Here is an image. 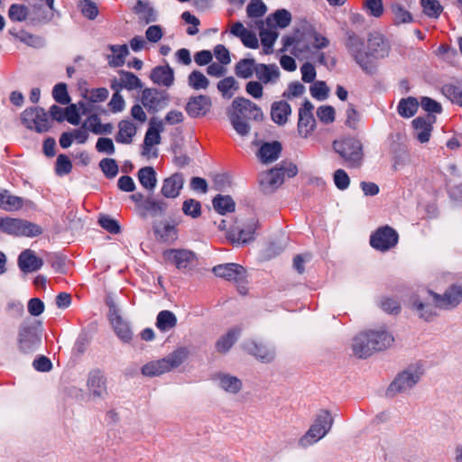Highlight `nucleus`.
<instances>
[{
    "mask_svg": "<svg viewBox=\"0 0 462 462\" xmlns=\"http://www.w3.org/2000/svg\"><path fill=\"white\" fill-rule=\"evenodd\" d=\"M346 46L356 62L367 73L374 72L376 60L387 57L390 52L389 42L379 32L370 33L366 42L356 35H349Z\"/></svg>",
    "mask_w": 462,
    "mask_h": 462,
    "instance_id": "f257e3e1",
    "label": "nucleus"
},
{
    "mask_svg": "<svg viewBox=\"0 0 462 462\" xmlns=\"http://www.w3.org/2000/svg\"><path fill=\"white\" fill-rule=\"evenodd\" d=\"M428 294V299L421 300L416 298L412 303L420 317L425 319H429L434 315L433 306L440 309H450L457 306L462 300V288L457 285L451 286L443 296L431 291H429Z\"/></svg>",
    "mask_w": 462,
    "mask_h": 462,
    "instance_id": "f03ea898",
    "label": "nucleus"
},
{
    "mask_svg": "<svg viewBox=\"0 0 462 462\" xmlns=\"http://www.w3.org/2000/svg\"><path fill=\"white\" fill-rule=\"evenodd\" d=\"M189 349L180 347L169 354L166 357L148 362L142 367L144 376L154 377L169 373L182 365L189 356Z\"/></svg>",
    "mask_w": 462,
    "mask_h": 462,
    "instance_id": "7ed1b4c3",
    "label": "nucleus"
},
{
    "mask_svg": "<svg viewBox=\"0 0 462 462\" xmlns=\"http://www.w3.org/2000/svg\"><path fill=\"white\" fill-rule=\"evenodd\" d=\"M333 424V417L328 411H319L307 432L300 439L299 445L308 448L321 439L330 430Z\"/></svg>",
    "mask_w": 462,
    "mask_h": 462,
    "instance_id": "20e7f679",
    "label": "nucleus"
},
{
    "mask_svg": "<svg viewBox=\"0 0 462 462\" xmlns=\"http://www.w3.org/2000/svg\"><path fill=\"white\" fill-rule=\"evenodd\" d=\"M258 227V220L254 214L240 216L230 227L226 237L233 243L243 245L254 239Z\"/></svg>",
    "mask_w": 462,
    "mask_h": 462,
    "instance_id": "39448f33",
    "label": "nucleus"
},
{
    "mask_svg": "<svg viewBox=\"0 0 462 462\" xmlns=\"http://www.w3.org/2000/svg\"><path fill=\"white\" fill-rule=\"evenodd\" d=\"M297 173L298 169L292 163L274 168L261 174L260 185L264 192L270 193L281 187L286 178H292Z\"/></svg>",
    "mask_w": 462,
    "mask_h": 462,
    "instance_id": "423d86ee",
    "label": "nucleus"
},
{
    "mask_svg": "<svg viewBox=\"0 0 462 462\" xmlns=\"http://www.w3.org/2000/svg\"><path fill=\"white\" fill-rule=\"evenodd\" d=\"M164 131V122L162 119L152 117L150 119L148 128L142 144V155L146 159H153L158 156L157 145L161 143V134Z\"/></svg>",
    "mask_w": 462,
    "mask_h": 462,
    "instance_id": "0eeeda50",
    "label": "nucleus"
},
{
    "mask_svg": "<svg viewBox=\"0 0 462 462\" xmlns=\"http://www.w3.org/2000/svg\"><path fill=\"white\" fill-rule=\"evenodd\" d=\"M334 150L351 166L360 165L363 159L362 143L359 140L347 137L333 143Z\"/></svg>",
    "mask_w": 462,
    "mask_h": 462,
    "instance_id": "6e6552de",
    "label": "nucleus"
},
{
    "mask_svg": "<svg viewBox=\"0 0 462 462\" xmlns=\"http://www.w3.org/2000/svg\"><path fill=\"white\" fill-rule=\"evenodd\" d=\"M307 42H309V39H307V23L303 31L296 30L291 36L283 38L284 48L298 58L305 57L312 52V47Z\"/></svg>",
    "mask_w": 462,
    "mask_h": 462,
    "instance_id": "1a4fd4ad",
    "label": "nucleus"
},
{
    "mask_svg": "<svg viewBox=\"0 0 462 462\" xmlns=\"http://www.w3.org/2000/svg\"><path fill=\"white\" fill-rule=\"evenodd\" d=\"M21 119L28 129L37 133L47 132L51 127L47 114L40 107L25 109L21 115Z\"/></svg>",
    "mask_w": 462,
    "mask_h": 462,
    "instance_id": "9d476101",
    "label": "nucleus"
},
{
    "mask_svg": "<svg viewBox=\"0 0 462 462\" xmlns=\"http://www.w3.org/2000/svg\"><path fill=\"white\" fill-rule=\"evenodd\" d=\"M421 371L418 367H410L399 374L390 384L388 392L391 394L404 393L411 389L420 379Z\"/></svg>",
    "mask_w": 462,
    "mask_h": 462,
    "instance_id": "9b49d317",
    "label": "nucleus"
},
{
    "mask_svg": "<svg viewBox=\"0 0 462 462\" xmlns=\"http://www.w3.org/2000/svg\"><path fill=\"white\" fill-rule=\"evenodd\" d=\"M313 109V105L308 100L299 109L297 128L299 135L302 138L310 137L316 128V120L312 113Z\"/></svg>",
    "mask_w": 462,
    "mask_h": 462,
    "instance_id": "f8f14e48",
    "label": "nucleus"
},
{
    "mask_svg": "<svg viewBox=\"0 0 462 462\" xmlns=\"http://www.w3.org/2000/svg\"><path fill=\"white\" fill-rule=\"evenodd\" d=\"M397 232L386 226L379 228L370 239L371 245L380 251H387L394 247L398 243Z\"/></svg>",
    "mask_w": 462,
    "mask_h": 462,
    "instance_id": "ddd939ff",
    "label": "nucleus"
},
{
    "mask_svg": "<svg viewBox=\"0 0 462 462\" xmlns=\"http://www.w3.org/2000/svg\"><path fill=\"white\" fill-rule=\"evenodd\" d=\"M228 114L236 115L240 118L253 117L258 119L263 117L261 109L254 103L245 97L235 98Z\"/></svg>",
    "mask_w": 462,
    "mask_h": 462,
    "instance_id": "4468645a",
    "label": "nucleus"
},
{
    "mask_svg": "<svg viewBox=\"0 0 462 462\" xmlns=\"http://www.w3.org/2000/svg\"><path fill=\"white\" fill-rule=\"evenodd\" d=\"M435 122L436 117L434 116H419L413 119L411 122L413 137L420 143H429Z\"/></svg>",
    "mask_w": 462,
    "mask_h": 462,
    "instance_id": "2eb2a0df",
    "label": "nucleus"
},
{
    "mask_svg": "<svg viewBox=\"0 0 462 462\" xmlns=\"http://www.w3.org/2000/svg\"><path fill=\"white\" fill-rule=\"evenodd\" d=\"M212 272L219 278L242 282L246 278L245 269L237 263H224L213 267Z\"/></svg>",
    "mask_w": 462,
    "mask_h": 462,
    "instance_id": "dca6fc26",
    "label": "nucleus"
},
{
    "mask_svg": "<svg viewBox=\"0 0 462 462\" xmlns=\"http://www.w3.org/2000/svg\"><path fill=\"white\" fill-rule=\"evenodd\" d=\"M166 263L173 264L179 270L188 269L194 260L192 252L185 249H169L162 254Z\"/></svg>",
    "mask_w": 462,
    "mask_h": 462,
    "instance_id": "f3484780",
    "label": "nucleus"
},
{
    "mask_svg": "<svg viewBox=\"0 0 462 462\" xmlns=\"http://www.w3.org/2000/svg\"><path fill=\"white\" fill-rule=\"evenodd\" d=\"M244 349L262 362H271L275 356V351L273 348L267 346L265 343L255 339L245 341L244 343Z\"/></svg>",
    "mask_w": 462,
    "mask_h": 462,
    "instance_id": "a211bd4d",
    "label": "nucleus"
},
{
    "mask_svg": "<svg viewBox=\"0 0 462 462\" xmlns=\"http://www.w3.org/2000/svg\"><path fill=\"white\" fill-rule=\"evenodd\" d=\"M167 100L166 94L155 88H146L141 96L142 105L150 112H156L163 107Z\"/></svg>",
    "mask_w": 462,
    "mask_h": 462,
    "instance_id": "6ab92c4d",
    "label": "nucleus"
},
{
    "mask_svg": "<svg viewBox=\"0 0 462 462\" xmlns=\"http://www.w3.org/2000/svg\"><path fill=\"white\" fill-rule=\"evenodd\" d=\"M41 342L40 335L32 327H23L19 332V349L27 354L34 351Z\"/></svg>",
    "mask_w": 462,
    "mask_h": 462,
    "instance_id": "aec40b11",
    "label": "nucleus"
},
{
    "mask_svg": "<svg viewBox=\"0 0 462 462\" xmlns=\"http://www.w3.org/2000/svg\"><path fill=\"white\" fill-rule=\"evenodd\" d=\"M211 98L208 96L199 95L189 97L186 111L191 117H201L206 116L211 108Z\"/></svg>",
    "mask_w": 462,
    "mask_h": 462,
    "instance_id": "412c9836",
    "label": "nucleus"
},
{
    "mask_svg": "<svg viewBox=\"0 0 462 462\" xmlns=\"http://www.w3.org/2000/svg\"><path fill=\"white\" fill-rule=\"evenodd\" d=\"M371 336L369 330L359 333L353 341V352L358 357H367L374 353V347L376 343L371 341Z\"/></svg>",
    "mask_w": 462,
    "mask_h": 462,
    "instance_id": "4be33fe9",
    "label": "nucleus"
},
{
    "mask_svg": "<svg viewBox=\"0 0 462 462\" xmlns=\"http://www.w3.org/2000/svg\"><path fill=\"white\" fill-rule=\"evenodd\" d=\"M213 380L221 390L228 394H237L243 388L242 380L230 374H215L213 375Z\"/></svg>",
    "mask_w": 462,
    "mask_h": 462,
    "instance_id": "5701e85b",
    "label": "nucleus"
},
{
    "mask_svg": "<svg viewBox=\"0 0 462 462\" xmlns=\"http://www.w3.org/2000/svg\"><path fill=\"white\" fill-rule=\"evenodd\" d=\"M109 319L116 335L124 342H129L133 337V333L129 325L121 318L115 306H111L109 311Z\"/></svg>",
    "mask_w": 462,
    "mask_h": 462,
    "instance_id": "b1692460",
    "label": "nucleus"
},
{
    "mask_svg": "<svg viewBox=\"0 0 462 462\" xmlns=\"http://www.w3.org/2000/svg\"><path fill=\"white\" fill-rule=\"evenodd\" d=\"M184 185V177L180 173H174L166 178L162 186V194L168 199H175L180 195Z\"/></svg>",
    "mask_w": 462,
    "mask_h": 462,
    "instance_id": "393cba45",
    "label": "nucleus"
},
{
    "mask_svg": "<svg viewBox=\"0 0 462 462\" xmlns=\"http://www.w3.org/2000/svg\"><path fill=\"white\" fill-rule=\"evenodd\" d=\"M230 32L239 38L245 47L250 49H257L259 47V42L255 33L246 29L242 23H234L231 25Z\"/></svg>",
    "mask_w": 462,
    "mask_h": 462,
    "instance_id": "a878e982",
    "label": "nucleus"
},
{
    "mask_svg": "<svg viewBox=\"0 0 462 462\" xmlns=\"http://www.w3.org/2000/svg\"><path fill=\"white\" fill-rule=\"evenodd\" d=\"M137 134V127L134 123L125 119L118 123V131L116 134V141L119 143L130 144Z\"/></svg>",
    "mask_w": 462,
    "mask_h": 462,
    "instance_id": "bb28decb",
    "label": "nucleus"
},
{
    "mask_svg": "<svg viewBox=\"0 0 462 462\" xmlns=\"http://www.w3.org/2000/svg\"><path fill=\"white\" fill-rule=\"evenodd\" d=\"M255 75L258 81L263 84L274 83L280 77V70L276 65L257 64Z\"/></svg>",
    "mask_w": 462,
    "mask_h": 462,
    "instance_id": "cd10ccee",
    "label": "nucleus"
},
{
    "mask_svg": "<svg viewBox=\"0 0 462 462\" xmlns=\"http://www.w3.org/2000/svg\"><path fill=\"white\" fill-rule=\"evenodd\" d=\"M19 266L23 272H34L41 268L42 260L32 250L23 251L18 259Z\"/></svg>",
    "mask_w": 462,
    "mask_h": 462,
    "instance_id": "c85d7f7f",
    "label": "nucleus"
},
{
    "mask_svg": "<svg viewBox=\"0 0 462 462\" xmlns=\"http://www.w3.org/2000/svg\"><path fill=\"white\" fill-rule=\"evenodd\" d=\"M88 388L96 397H101L106 393V380L99 371H92L88 378Z\"/></svg>",
    "mask_w": 462,
    "mask_h": 462,
    "instance_id": "c756f323",
    "label": "nucleus"
},
{
    "mask_svg": "<svg viewBox=\"0 0 462 462\" xmlns=\"http://www.w3.org/2000/svg\"><path fill=\"white\" fill-rule=\"evenodd\" d=\"M371 341L376 343L374 352L383 350L392 346L393 343V337L384 328L370 329Z\"/></svg>",
    "mask_w": 462,
    "mask_h": 462,
    "instance_id": "7c9ffc66",
    "label": "nucleus"
},
{
    "mask_svg": "<svg viewBox=\"0 0 462 462\" xmlns=\"http://www.w3.org/2000/svg\"><path fill=\"white\" fill-rule=\"evenodd\" d=\"M151 79L154 83L169 87L174 81V73L168 66L156 67L151 73Z\"/></svg>",
    "mask_w": 462,
    "mask_h": 462,
    "instance_id": "2f4dec72",
    "label": "nucleus"
},
{
    "mask_svg": "<svg viewBox=\"0 0 462 462\" xmlns=\"http://www.w3.org/2000/svg\"><path fill=\"white\" fill-rule=\"evenodd\" d=\"M291 113V106L285 101L274 102L272 105L271 116L276 124H285Z\"/></svg>",
    "mask_w": 462,
    "mask_h": 462,
    "instance_id": "473e14b6",
    "label": "nucleus"
},
{
    "mask_svg": "<svg viewBox=\"0 0 462 462\" xmlns=\"http://www.w3.org/2000/svg\"><path fill=\"white\" fill-rule=\"evenodd\" d=\"M291 14L286 9H279L266 18V23L268 26L274 24L275 27L284 29L288 27L291 23Z\"/></svg>",
    "mask_w": 462,
    "mask_h": 462,
    "instance_id": "72a5a7b5",
    "label": "nucleus"
},
{
    "mask_svg": "<svg viewBox=\"0 0 462 462\" xmlns=\"http://www.w3.org/2000/svg\"><path fill=\"white\" fill-rule=\"evenodd\" d=\"M83 127L88 129L96 134H110L113 130L111 124H102L97 115L89 116L83 123Z\"/></svg>",
    "mask_w": 462,
    "mask_h": 462,
    "instance_id": "f704fd0d",
    "label": "nucleus"
},
{
    "mask_svg": "<svg viewBox=\"0 0 462 462\" xmlns=\"http://www.w3.org/2000/svg\"><path fill=\"white\" fill-rule=\"evenodd\" d=\"M282 147L280 143H267L262 145L258 155L263 162L269 163L278 159Z\"/></svg>",
    "mask_w": 462,
    "mask_h": 462,
    "instance_id": "c9c22d12",
    "label": "nucleus"
},
{
    "mask_svg": "<svg viewBox=\"0 0 462 462\" xmlns=\"http://www.w3.org/2000/svg\"><path fill=\"white\" fill-rule=\"evenodd\" d=\"M257 64L254 59H242L236 64V75L241 79H249L255 73Z\"/></svg>",
    "mask_w": 462,
    "mask_h": 462,
    "instance_id": "e433bc0d",
    "label": "nucleus"
},
{
    "mask_svg": "<svg viewBox=\"0 0 462 462\" xmlns=\"http://www.w3.org/2000/svg\"><path fill=\"white\" fill-rule=\"evenodd\" d=\"M177 325V318L175 314L170 310H162L159 312L156 319V327L161 331H169Z\"/></svg>",
    "mask_w": 462,
    "mask_h": 462,
    "instance_id": "4c0bfd02",
    "label": "nucleus"
},
{
    "mask_svg": "<svg viewBox=\"0 0 462 462\" xmlns=\"http://www.w3.org/2000/svg\"><path fill=\"white\" fill-rule=\"evenodd\" d=\"M138 180L144 189L152 190L157 184L154 169L152 167H143L140 169L138 171Z\"/></svg>",
    "mask_w": 462,
    "mask_h": 462,
    "instance_id": "58836bf2",
    "label": "nucleus"
},
{
    "mask_svg": "<svg viewBox=\"0 0 462 462\" xmlns=\"http://www.w3.org/2000/svg\"><path fill=\"white\" fill-rule=\"evenodd\" d=\"M156 237L163 242H172L177 238V230L170 223H160L155 226Z\"/></svg>",
    "mask_w": 462,
    "mask_h": 462,
    "instance_id": "ea45409f",
    "label": "nucleus"
},
{
    "mask_svg": "<svg viewBox=\"0 0 462 462\" xmlns=\"http://www.w3.org/2000/svg\"><path fill=\"white\" fill-rule=\"evenodd\" d=\"M261 42L263 47V52L269 54L272 52L273 46L278 38V32L274 28H262L259 32Z\"/></svg>",
    "mask_w": 462,
    "mask_h": 462,
    "instance_id": "a19ab883",
    "label": "nucleus"
},
{
    "mask_svg": "<svg viewBox=\"0 0 462 462\" xmlns=\"http://www.w3.org/2000/svg\"><path fill=\"white\" fill-rule=\"evenodd\" d=\"M419 107V102L415 97L402 98L398 104V113L401 116L410 118L415 115Z\"/></svg>",
    "mask_w": 462,
    "mask_h": 462,
    "instance_id": "79ce46f5",
    "label": "nucleus"
},
{
    "mask_svg": "<svg viewBox=\"0 0 462 462\" xmlns=\"http://www.w3.org/2000/svg\"><path fill=\"white\" fill-rule=\"evenodd\" d=\"M239 336L237 329H231L226 334L222 336L216 343V349L218 353H226L236 341Z\"/></svg>",
    "mask_w": 462,
    "mask_h": 462,
    "instance_id": "37998d69",
    "label": "nucleus"
},
{
    "mask_svg": "<svg viewBox=\"0 0 462 462\" xmlns=\"http://www.w3.org/2000/svg\"><path fill=\"white\" fill-rule=\"evenodd\" d=\"M79 109L82 110V114L87 113L85 103L79 102L78 105L71 104L65 108V120L73 125H78L80 123V113Z\"/></svg>",
    "mask_w": 462,
    "mask_h": 462,
    "instance_id": "c03bdc74",
    "label": "nucleus"
},
{
    "mask_svg": "<svg viewBox=\"0 0 462 462\" xmlns=\"http://www.w3.org/2000/svg\"><path fill=\"white\" fill-rule=\"evenodd\" d=\"M23 201L20 197L10 194L7 190H3V199H1L0 208L6 211L20 209Z\"/></svg>",
    "mask_w": 462,
    "mask_h": 462,
    "instance_id": "a18cd8bd",
    "label": "nucleus"
},
{
    "mask_svg": "<svg viewBox=\"0 0 462 462\" xmlns=\"http://www.w3.org/2000/svg\"><path fill=\"white\" fill-rule=\"evenodd\" d=\"M189 86L195 90H204L209 86V80L199 70H193L188 77Z\"/></svg>",
    "mask_w": 462,
    "mask_h": 462,
    "instance_id": "49530a36",
    "label": "nucleus"
},
{
    "mask_svg": "<svg viewBox=\"0 0 462 462\" xmlns=\"http://www.w3.org/2000/svg\"><path fill=\"white\" fill-rule=\"evenodd\" d=\"M214 208L220 214L235 210L236 204L230 196L218 195L213 199Z\"/></svg>",
    "mask_w": 462,
    "mask_h": 462,
    "instance_id": "de8ad7c7",
    "label": "nucleus"
},
{
    "mask_svg": "<svg viewBox=\"0 0 462 462\" xmlns=\"http://www.w3.org/2000/svg\"><path fill=\"white\" fill-rule=\"evenodd\" d=\"M307 39L311 42L312 51L328 46V40L316 32L310 24L307 23Z\"/></svg>",
    "mask_w": 462,
    "mask_h": 462,
    "instance_id": "09e8293b",
    "label": "nucleus"
},
{
    "mask_svg": "<svg viewBox=\"0 0 462 462\" xmlns=\"http://www.w3.org/2000/svg\"><path fill=\"white\" fill-rule=\"evenodd\" d=\"M119 86L121 88L134 90L142 88V83L134 74L122 71L120 73Z\"/></svg>",
    "mask_w": 462,
    "mask_h": 462,
    "instance_id": "8fccbe9b",
    "label": "nucleus"
},
{
    "mask_svg": "<svg viewBox=\"0 0 462 462\" xmlns=\"http://www.w3.org/2000/svg\"><path fill=\"white\" fill-rule=\"evenodd\" d=\"M29 14V8L20 4L12 5L8 10V17L13 22H24L28 18Z\"/></svg>",
    "mask_w": 462,
    "mask_h": 462,
    "instance_id": "3c124183",
    "label": "nucleus"
},
{
    "mask_svg": "<svg viewBox=\"0 0 462 462\" xmlns=\"http://www.w3.org/2000/svg\"><path fill=\"white\" fill-rule=\"evenodd\" d=\"M112 55L109 58V64L114 67H118L124 64L125 59L128 54V48L126 45H118L111 47Z\"/></svg>",
    "mask_w": 462,
    "mask_h": 462,
    "instance_id": "603ef678",
    "label": "nucleus"
},
{
    "mask_svg": "<svg viewBox=\"0 0 462 462\" xmlns=\"http://www.w3.org/2000/svg\"><path fill=\"white\" fill-rule=\"evenodd\" d=\"M217 88L223 97L230 98L238 89V83L233 77H227L218 82Z\"/></svg>",
    "mask_w": 462,
    "mask_h": 462,
    "instance_id": "864d4df0",
    "label": "nucleus"
},
{
    "mask_svg": "<svg viewBox=\"0 0 462 462\" xmlns=\"http://www.w3.org/2000/svg\"><path fill=\"white\" fill-rule=\"evenodd\" d=\"M42 233V229L40 226L29 222L27 220L21 219L18 236H24L28 237L37 236Z\"/></svg>",
    "mask_w": 462,
    "mask_h": 462,
    "instance_id": "5fc2aeb1",
    "label": "nucleus"
},
{
    "mask_svg": "<svg viewBox=\"0 0 462 462\" xmlns=\"http://www.w3.org/2000/svg\"><path fill=\"white\" fill-rule=\"evenodd\" d=\"M108 95L106 88H97L86 90L84 97L90 103H101L106 100Z\"/></svg>",
    "mask_w": 462,
    "mask_h": 462,
    "instance_id": "6e6d98bb",
    "label": "nucleus"
},
{
    "mask_svg": "<svg viewBox=\"0 0 462 462\" xmlns=\"http://www.w3.org/2000/svg\"><path fill=\"white\" fill-rule=\"evenodd\" d=\"M21 219L12 217H0V230L9 235L18 236Z\"/></svg>",
    "mask_w": 462,
    "mask_h": 462,
    "instance_id": "4d7b16f0",
    "label": "nucleus"
},
{
    "mask_svg": "<svg viewBox=\"0 0 462 462\" xmlns=\"http://www.w3.org/2000/svg\"><path fill=\"white\" fill-rule=\"evenodd\" d=\"M182 211L186 216L197 218L201 215V205L198 200L189 199L183 202Z\"/></svg>",
    "mask_w": 462,
    "mask_h": 462,
    "instance_id": "13d9d810",
    "label": "nucleus"
},
{
    "mask_svg": "<svg viewBox=\"0 0 462 462\" xmlns=\"http://www.w3.org/2000/svg\"><path fill=\"white\" fill-rule=\"evenodd\" d=\"M392 11L396 24L411 23L412 21L411 14L398 4L392 6Z\"/></svg>",
    "mask_w": 462,
    "mask_h": 462,
    "instance_id": "bf43d9fd",
    "label": "nucleus"
},
{
    "mask_svg": "<svg viewBox=\"0 0 462 462\" xmlns=\"http://www.w3.org/2000/svg\"><path fill=\"white\" fill-rule=\"evenodd\" d=\"M442 92L453 103L462 106V89L454 85H446L442 88Z\"/></svg>",
    "mask_w": 462,
    "mask_h": 462,
    "instance_id": "052dcab7",
    "label": "nucleus"
},
{
    "mask_svg": "<svg viewBox=\"0 0 462 462\" xmlns=\"http://www.w3.org/2000/svg\"><path fill=\"white\" fill-rule=\"evenodd\" d=\"M363 5L374 17H380L383 13V0H363Z\"/></svg>",
    "mask_w": 462,
    "mask_h": 462,
    "instance_id": "680f3d73",
    "label": "nucleus"
},
{
    "mask_svg": "<svg viewBox=\"0 0 462 462\" xmlns=\"http://www.w3.org/2000/svg\"><path fill=\"white\" fill-rule=\"evenodd\" d=\"M266 11L267 7L262 0H253L246 8V13L249 17H261Z\"/></svg>",
    "mask_w": 462,
    "mask_h": 462,
    "instance_id": "e2e57ef3",
    "label": "nucleus"
},
{
    "mask_svg": "<svg viewBox=\"0 0 462 462\" xmlns=\"http://www.w3.org/2000/svg\"><path fill=\"white\" fill-rule=\"evenodd\" d=\"M99 166H100L103 173L107 178H110V179L114 178L118 173V165L116 164V162L114 159H109V158L103 159L100 162Z\"/></svg>",
    "mask_w": 462,
    "mask_h": 462,
    "instance_id": "0e129e2a",
    "label": "nucleus"
},
{
    "mask_svg": "<svg viewBox=\"0 0 462 462\" xmlns=\"http://www.w3.org/2000/svg\"><path fill=\"white\" fill-rule=\"evenodd\" d=\"M108 107L110 111L115 114L125 110V101L118 89L112 95V97L108 102Z\"/></svg>",
    "mask_w": 462,
    "mask_h": 462,
    "instance_id": "69168bd1",
    "label": "nucleus"
},
{
    "mask_svg": "<svg viewBox=\"0 0 462 462\" xmlns=\"http://www.w3.org/2000/svg\"><path fill=\"white\" fill-rule=\"evenodd\" d=\"M82 14L90 19H95L98 14V9L95 3L89 0H82L79 5Z\"/></svg>",
    "mask_w": 462,
    "mask_h": 462,
    "instance_id": "338daca9",
    "label": "nucleus"
},
{
    "mask_svg": "<svg viewBox=\"0 0 462 462\" xmlns=\"http://www.w3.org/2000/svg\"><path fill=\"white\" fill-rule=\"evenodd\" d=\"M423 12L431 17H437L441 12V6L437 0H421Z\"/></svg>",
    "mask_w": 462,
    "mask_h": 462,
    "instance_id": "774afa93",
    "label": "nucleus"
}]
</instances>
